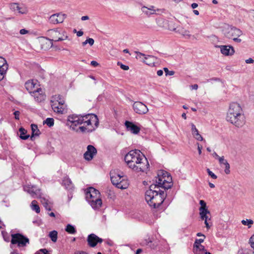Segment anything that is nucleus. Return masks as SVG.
<instances>
[{
	"label": "nucleus",
	"instance_id": "obj_7",
	"mask_svg": "<svg viewBox=\"0 0 254 254\" xmlns=\"http://www.w3.org/2000/svg\"><path fill=\"white\" fill-rule=\"evenodd\" d=\"M226 120L238 127H243L246 122L245 117L243 113L238 115L234 114L227 115Z\"/></svg>",
	"mask_w": 254,
	"mask_h": 254
},
{
	"label": "nucleus",
	"instance_id": "obj_54",
	"mask_svg": "<svg viewBox=\"0 0 254 254\" xmlns=\"http://www.w3.org/2000/svg\"><path fill=\"white\" fill-rule=\"evenodd\" d=\"M28 32V30L25 29H22L20 30V34H21V35H24V34H25L26 33H27Z\"/></svg>",
	"mask_w": 254,
	"mask_h": 254
},
{
	"label": "nucleus",
	"instance_id": "obj_9",
	"mask_svg": "<svg viewBox=\"0 0 254 254\" xmlns=\"http://www.w3.org/2000/svg\"><path fill=\"white\" fill-rule=\"evenodd\" d=\"M136 53L139 57H140V56L144 57V59L143 60L142 62L149 66L152 67L155 66L156 64H158V59L155 56L146 55L139 52H136Z\"/></svg>",
	"mask_w": 254,
	"mask_h": 254
},
{
	"label": "nucleus",
	"instance_id": "obj_2",
	"mask_svg": "<svg viewBox=\"0 0 254 254\" xmlns=\"http://www.w3.org/2000/svg\"><path fill=\"white\" fill-rule=\"evenodd\" d=\"M125 161L129 168L137 172H146L149 166L146 158L138 149L130 151L125 156Z\"/></svg>",
	"mask_w": 254,
	"mask_h": 254
},
{
	"label": "nucleus",
	"instance_id": "obj_4",
	"mask_svg": "<svg viewBox=\"0 0 254 254\" xmlns=\"http://www.w3.org/2000/svg\"><path fill=\"white\" fill-rule=\"evenodd\" d=\"M86 198L93 209H99L101 207L102 202L98 190L92 187L89 188L86 191Z\"/></svg>",
	"mask_w": 254,
	"mask_h": 254
},
{
	"label": "nucleus",
	"instance_id": "obj_17",
	"mask_svg": "<svg viewBox=\"0 0 254 254\" xmlns=\"http://www.w3.org/2000/svg\"><path fill=\"white\" fill-rule=\"evenodd\" d=\"M215 47L220 48L221 53L225 56H231L235 53L234 48L230 45H217Z\"/></svg>",
	"mask_w": 254,
	"mask_h": 254
},
{
	"label": "nucleus",
	"instance_id": "obj_28",
	"mask_svg": "<svg viewBox=\"0 0 254 254\" xmlns=\"http://www.w3.org/2000/svg\"><path fill=\"white\" fill-rule=\"evenodd\" d=\"M51 102L52 103L53 102H57V103L62 106V107L66 106V105L64 104V99L62 98V96L59 95H56L54 97V101H51Z\"/></svg>",
	"mask_w": 254,
	"mask_h": 254
},
{
	"label": "nucleus",
	"instance_id": "obj_8",
	"mask_svg": "<svg viewBox=\"0 0 254 254\" xmlns=\"http://www.w3.org/2000/svg\"><path fill=\"white\" fill-rule=\"evenodd\" d=\"M11 243L12 244H17L18 247H23L29 243V239L20 233L11 235Z\"/></svg>",
	"mask_w": 254,
	"mask_h": 254
},
{
	"label": "nucleus",
	"instance_id": "obj_57",
	"mask_svg": "<svg viewBox=\"0 0 254 254\" xmlns=\"http://www.w3.org/2000/svg\"><path fill=\"white\" fill-rule=\"evenodd\" d=\"M245 62L247 64H253L254 62V61L253 59L249 58L246 60Z\"/></svg>",
	"mask_w": 254,
	"mask_h": 254
},
{
	"label": "nucleus",
	"instance_id": "obj_38",
	"mask_svg": "<svg viewBox=\"0 0 254 254\" xmlns=\"http://www.w3.org/2000/svg\"><path fill=\"white\" fill-rule=\"evenodd\" d=\"M4 65H6L8 68V65L6 61L1 57H0V68L3 67Z\"/></svg>",
	"mask_w": 254,
	"mask_h": 254
},
{
	"label": "nucleus",
	"instance_id": "obj_22",
	"mask_svg": "<svg viewBox=\"0 0 254 254\" xmlns=\"http://www.w3.org/2000/svg\"><path fill=\"white\" fill-rule=\"evenodd\" d=\"M141 10L147 16H149L155 13L156 10L155 9V6L151 5L149 7L142 6L141 7Z\"/></svg>",
	"mask_w": 254,
	"mask_h": 254
},
{
	"label": "nucleus",
	"instance_id": "obj_47",
	"mask_svg": "<svg viewBox=\"0 0 254 254\" xmlns=\"http://www.w3.org/2000/svg\"><path fill=\"white\" fill-rule=\"evenodd\" d=\"M197 250H198L200 252H202L201 254H205L206 252H207L204 247L202 245L199 246L198 248H196Z\"/></svg>",
	"mask_w": 254,
	"mask_h": 254
},
{
	"label": "nucleus",
	"instance_id": "obj_5",
	"mask_svg": "<svg viewBox=\"0 0 254 254\" xmlns=\"http://www.w3.org/2000/svg\"><path fill=\"white\" fill-rule=\"evenodd\" d=\"M156 179V186L165 189H170L172 185V177L167 172L161 170L159 172Z\"/></svg>",
	"mask_w": 254,
	"mask_h": 254
},
{
	"label": "nucleus",
	"instance_id": "obj_26",
	"mask_svg": "<svg viewBox=\"0 0 254 254\" xmlns=\"http://www.w3.org/2000/svg\"><path fill=\"white\" fill-rule=\"evenodd\" d=\"M31 127L32 133L30 137V139L31 140H33L34 136H39L40 135V131L39 129L38 128V127L36 125L32 124L31 125Z\"/></svg>",
	"mask_w": 254,
	"mask_h": 254
},
{
	"label": "nucleus",
	"instance_id": "obj_19",
	"mask_svg": "<svg viewBox=\"0 0 254 254\" xmlns=\"http://www.w3.org/2000/svg\"><path fill=\"white\" fill-rule=\"evenodd\" d=\"M65 18V15L60 13L54 14L49 18V22L52 24L62 23Z\"/></svg>",
	"mask_w": 254,
	"mask_h": 254
},
{
	"label": "nucleus",
	"instance_id": "obj_55",
	"mask_svg": "<svg viewBox=\"0 0 254 254\" xmlns=\"http://www.w3.org/2000/svg\"><path fill=\"white\" fill-rule=\"evenodd\" d=\"M43 206L45 207V208H46V210H49V211L51 210V208L50 206L49 205L48 202H47Z\"/></svg>",
	"mask_w": 254,
	"mask_h": 254
},
{
	"label": "nucleus",
	"instance_id": "obj_41",
	"mask_svg": "<svg viewBox=\"0 0 254 254\" xmlns=\"http://www.w3.org/2000/svg\"><path fill=\"white\" fill-rule=\"evenodd\" d=\"M225 166V170L224 172L226 174H229L230 173V165L228 162H226L224 164Z\"/></svg>",
	"mask_w": 254,
	"mask_h": 254
},
{
	"label": "nucleus",
	"instance_id": "obj_14",
	"mask_svg": "<svg viewBox=\"0 0 254 254\" xmlns=\"http://www.w3.org/2000/svg\"><path fill=\"white\" fill-rule=\"evenodd\" d=\"M97 154V149L92 145H89L87 147V151L84 153L83 156L86 160H91L94 156Z\"/></svg>",
	"mask_w": 254,
	"mask_h": 254
},
{
	"label": "nucleus",
	"instance_id": "obj_27",
	"mask_svg": "<svg viewBox=\"0 0 254 254\" xmlns=\"http://www.w3.org/2000/svg\"><path fill=\"white\" fill-rule=\"evenodd\" d=\"M19 131L20 132V138L23 140H26L29 137V135L26 134L27 130L25 129L23 127H20L19 129Z\"/></svg>",
	"mask_w": 254,
	"mask_h": 254
},
{
	"label": "nucleus",
	"instance_id": "obj_59",
	"mask_svg": "<svg viewBox=\"0 0 254 254\" xmlns=\"http://www.w3.org/2000/svg\"><path fill=\"white\" fill-rule=\"evenodd\" d=\"M2 235L3 236V239L4 241L6 242H9V237H6L4 235V233L3 232H2Z\"/></svg>",
	"mask_w": 254,
	"mask_h": 254
},
{
	"label": "nucleus",
	"instance_id": "obj_53",
	"mask_svg": "<svg viewBox=\"0 0 254 254\" xmlns=\"http://www.w3.org/2000/svg\"><path fill=\"white\" fill-rule=\"evenodd\" d=\"M14 115L15 116V119L16 120H19V115H20V112L18 111H16L14 112Z\"/></svg>",
	"mask_w": 254,
	"mask_h": 254
},
{
	"label": "nucleus",
	"instance_id": "obj_13",
	"mask_svg": "<svg viewBox=\"0 0 254 254\" xmlns=\"http://www.w3.org/2000/svg\"><path fill=\"white\" fill-rule=\"evenodd\" d=\"M87 241L88 245L90 247L94 248L96 246L97 244L102 243L103 240L94 234H91L88 236Z\"/></svg>",
	"mask_w": 254,
	"mask_h": 254
},
{
	"label": "nucleus",
	"instance_id": "obj_52",
	"mask_svg": "<svg viewBox=\"0 0 254 254\" xmlns=\"http://www.w3.org/2000/svg\"><path fill=\"white\" fill-rule=\"evenodd\" d=\"M151 243H152L151 240L150 238H148L147 239L144 240V242H142V244L148 245L150 243L151 244Z\"/></svg>",
	"mask_w": 254,
	"mask_h": 254
},
{
	"label": "nucleus",
	"instance_id": "obj_31",
	"mask_svg": "<svg viewBox=\"0 0 254 254\" xmlns=\"http://www.w3.org/2000/svg\"><path fill=\"white\" fill-rule=\"evenodd\" d=\"M65 230L66 232L71 234H74L76 232L74 227L71 224H67L65 229Z\"/></svg>",
	"mask_w": 254,
	"mask_h": 254
},
{
	"label": "nucleus",
	"instance_id": "obj_11",
	"mask_svg": "<svg viewBox=\"0 0 254 254\" xmlns=\"http://www.w3.org/2000/svg\"><path fill=\"white\" fill-rule=\"evenodd\" d=\"M23 189L25 191L29 193L34 198L40 196L41 194V190L38 189L35 186L31 185H25L23 187Z\"/></svg>",
	"mask_w": 254,
	"mask_h": 254
},
{
	"label": "nucleus",
	"instance_id": "obj_63",
	"mask_svg": "<svg viewBox=\"0 0 254 254\" xmlns=\"http://www.w3.org/2000/svg\"><path fill=\"white\" fill-rule=\"evenodd\" d=\"M91 64L93 66H96L98 65V64L97 62H96L95 61H92L91 62Z\"/></svg>",
	"mask_w": 254,
	"mask_h": 254
},
{
	"label": "nucleus",
	"instance_id": "obj_45",
	"mask_svg": "<svg viewBox=\"0 0 254 254\" xmlns=\"http://www.w3.org/2000/svg\"><path fill=\"white\" fill-rule=\"evenodd\" d=\"M206 170L208 175L210 176L212 179H217V176L215 175L212 171H211L209 169H207Z\"/></svg>",
	"mask_w": 254,
	"mask_h": 254
},
{
	"label": "nucleus",
	"instance_id": "obj_62",
	"mask_svg": "<svg viewBox=\"0 0 254 254\" xmlns=\"http://www.w3.org/2000/svg\"><path fill=\"white\" fill-rule=\"evenodd\" d=\"M157 74L159 76H162L163 75V71L162 70L160 69V70L157 71Z\"/></svg>",
	"mask_w": 254,
	"mask_h": 254
},
{
	"label": "nucleus",
	"instance_id": "obj_6",
	"mask_svg": "<svg viewBox=\"0 0 254 254\" xmlns=\"http://www.w3.org/2000/svg\"><path fill=\"white\" fill-rule=\"evenodd\" d=\"M25 86L27 90L30 93L33 94V96L36 99L38 102H41L43 99V95H40V97L37 96V95L40 94L39 92L42 91V89L37 87L36 81L33 80H30L26 81L25 83Z\"/></svg>",
	"mask_w": 254,
	"mask_h": 254
},
{
	"label": "nucleus",
	"instance_id": "obj_32",
	"mask_svg": "<svg viewBox=\"0 0 254 254\" xmlns=\"http://www.w3.org/2000/svg\"><path fill=\"white\" fill-rule=\"evenodd\" d=\"M49 237L53 242H56L57 241L58 232L55 230H53L49 233Z\"/></svg>",
	"mask_w": 254,
	"mask_h": 254
},
{
	"label": "nucleus",
	"instance_id": "obj_1",
	"mask_svg": "<svg viewBox=\"0 0 254 254\" xmlns=\"http://www.w3.org/2000/svg\"><path fill=\"white\" fill-rule=\"evenodd\" d=\"M99 124L97 115L94 114L71 115L68 116L66 125L77 133H91L98 127Z\"/></svg>",
	"mask_w": 254,
	"mask_h": 254
},
{
	"label": "nucleus",
	"instance_id": "obj_24",
	"mask_svg": "<svg viewBox=\"0 0 254 254\" xmlns=\"http://www.w3.org/2000/svg\"><path fill=\"white\" fill-rule=\"evenodd\" d=\"M192 134L194 137L197 140L202 141L203 140L202 136L199 134L197 129L193 124H191Z\"/></svg>",
	"mask_w": 254,
	"mask_h": 254
},
{
	"label": "nucleus",
	"instance_id": "obj_64",
	"mask_svg": "<svg viewBox=\"0 0 254 254\" xmlns=\"http://www.w3.org/2000/svg\"><path fill=\"white\" fill-rule=\"evenodd\" d=\"M89 16H83L81 17V20H83V21H84V20H88L89 19Z\"/></svg>",
	"mask_w": 254,
	"mask_h": 254
},
{
	"label": "nucleus",
	"instance_id": "obj_56",
	"mask_svg": "<svg viewBox=\"0 0 254 254\" xmlns=\"http://www.w3.org/2000/svg\"><path fill=\"white\" fill-rule=\"evenodd\" d=\"M239 37H235L233 39V41L237 43H240L242 41V40L238 38Z\"/></svg>",
	"mask_w": 254,
	"mask_h": 254
},
{
	"label": "nucleus",
	"instance_id": "obj_43",
	"mask_svg": "<svg viewBox=\"0 0 254 254\" xmlns=\"http://www.w3.org/2000/svg\"><path fill=\"white\" fill-rule=\"evenodd\" d=\"M219 162L221 165H224L225 164L226 162H228L226 160L224 159V156L220 157L218 159Z\"/></svg>",
	"mask_w": 254,
	"mask_h": 254
},
{
	"label": "nucleus",
	"instance_id": "obj_39",
	"mask_svg": "<svg viewBox=\"0 0 254 254\" xmlns=\"http://www.w3.org/2000/svg\"><path fill=\"white\" fill-rule=\"evenodd\" d=\"M17 11L21 14H25L27 12V9L25 6H20L19 5L18 6V9Z\"/></svg>",
	"mask_w": 254,
	"mask_h": 254
},
{
	"label": "nucleus",
	"instance_id": "obj_21",
	"mask_svg": "<svg viewBox=\"0 0 254 254\" xmlns=\"http://www.w3.org/2000/svg\"><path fill=\"white\" fill-rule=\"evenodd\" d=\"M51 106L55 112L60 114L64 113L66 109V106L62 107L61 105L58 104L57 102H53Z\"/></svg>",
	"mask_w": 254,
	"mask_h": 254
},
{
	"label": "nucleus",
	"instance_id": "obj_18",
	"mask_svg": "<svg viewBox=\"0 0 254 254\" xmlns=\"http://www.w3.org/2000/svg\"><path fill=\"white\" fill-rule=\"evenodd\" d=\"M199 215L201 219L204 220V223L207 229H209L211 227V225H210L208 222V221L210 220L211 216L209 210L205 211L203 209L202 210L201 212H199Z\"/></svg>",
	"mask_w": 254,
	"mask_h": 254
},
{
	"label": "nucleus",
	"instance_id": "obj_33",
	"mask_svg": "<svg viewBox=\"0 0 254 254\" xmlns=\"http://www.w3.org/2000/svg\"><path fill=\"white\" fill-rule=\"evenodd\" d=\"M7 69L6 65H4L3 67L0 68V81L3 79Z\"/></svg>",
	"mask_w": 254,
	"mask_h": 254
},
{
	"label": "nucleus",
	"instance_id": "obj_46",
	"mask_svg": "<svg viewBox=\"0 0 254 254\" xmlns=\"http://www.w3.org/2000/svg\"><path fill=\"white\" fill-rule=\"evenodd\" d=\"M118 65H120L121 68L123 70H127L129 69V67L127 65L123 64L122 63H121L120 62L118 63Z\"/></svg>",
	"mask_w": 254,
	"mask_h": 254
},
{
	"label": "nucleus",
	"instance_id": "obj_34",
	"mask_svg": "<svg viewBox=\"0 0 254 254\" xmlns=\"http://www.w3.org/2000/svg\"><path fill=\"white\" fill-rule=\"evenodd\" d=\"M199 204L200 205V207L199 208V212H201L202 210L203 209L205 211L208 210L206 206V203L204 200H200L199 201Z\"/></svg>",
	"mask_w": 254,
	"mask_h": 254
},
{
	"label": "nucleus",
	"instance_id": "obj_40",
	"mask_svg": "<svg viewBox=\"0 0 254 254\" xmlns=\"http://www.w3.org/2000/svg\"><path fill=\"white\" fill-rule=\"evenodd\" d=\"M238 254H254V252L250 249H245L239 251Z\"/></svg>",
	"mask_w": 254,
	"mask_h": 254
},
{
	"label": "nucleus",
	"instance_id": "obj_37",
	"mask_svg": "<svg viewBox=\"0 0 254 254\" xmlns=\"http://www.w3.org/2000/svg\"><path fill=\"white\" fill-rule=\"evenodd\" d=\"M204 240V238L203 239H196L195 242H194V245H193L194 248H197L199 246H201V243L203 242Z\"/></svg>",
	"mask_w": 254,
	"mask_h": 254
},
{
	"label": "nucleus",
	"instance_id": "obj_16",
	"mask_svg": "<svg viewBox=\"0 0 254 254\" xmlns=\"http://www.w3.org/2000/svg\"><path fill=\"white\" fill-rule=\"evenodd\" d=\"M243 113L242 109L237 103H232L230 104L228 112L227 115H230L231 114L239 115V113Z\"/></svg>",
	"mask_w": 254,
	"mask_h": 254
},
{
	"label": "nucleus",
	"instance_id": "obj_30",
	"mask_svg": "<svg viewBox=\"0 0 254 254\" xmlns=\"http://www.w3.org/2000/svg\"><path fill=\"white\" fill-rule=\"evenodd\" d=\"M31 209L36 213H39L40 212V208L38 205V202L36 200H33L31 204Z\"/></svg>",
	"mask_w": 254,
	"mask_h": 254
},
{
	"label": "nucleus",
	"instance_id": "obj_20",
	"mask_svg": "<svg viewBox=\"0 0 254 254\" xmlns=\"http://www.w3.org/2000/svg\"><path fill=\"white\" fill-rule=\"evenodd\" d=\"M125 125L127 129L133 134H137L140 131V127L132 122L126 121Z\"/></svg>",
	"mask_w": 254,
	"mask_h": 254
},
{
	"label": "nucleus",
	"instance_id": "obj_25",
	"mask_svg": "<svg viewBox=\"0 0 254 254\" xmlns=\"http://www.w3.org/2000/svg\"><path fill=\"white\" fill-rule=\"evenodd\" d=\"M62 185L65 187L66 189L68 190H71L73 188V186L70 179L66 177L64 178Z\"/></svg>",
	"mask_w": 254,
	"mask_h": 254
},
{
	"label": "nucleus",
	"instance_id": "obj_42",
	"mask_svg": "<svg viewBox=\"0 0 254 254\" xmlns=\"http://www.w3.org/2000/svg\"><path fill=\"white\" fill-rule=\"evenodd\" d=\"M163 70L165 72L166 75H173L174 74L175 72L174 71H170L167 67H164Z\"/></svg>",
	"mask_w": 254,
	"mask_h": 254
},
{
	"label": "nucleus",
	"instance_id": "obj_10",
	"mask_svg": "<svg viewBox=\"0 0 254 254\" xmlns=\"http://www.w3.org/2000/svg\"><path fill=\"white\" fill-rule=\"evenodd\" d=\"M224 34L226 38L233 39L235 37H240L243 34V32L235 27H228L224 30Z\"/></svg>",
	"mask_w": 254,
	"mask_h": 254
},
{
	"label": "nucleus",
	"instance_id": "obj_44",
	"mask_svg": "<svg viewBox=\"0 0 254 254\" xmlns=\"http://www.w3.org/2000/svg\"><path fill=\"white\" fill-rule=\"evenodd\" d=\"M19 4L16 3H12L10 5V9L13 11H17L18 9Z\"/></svg>",
	"mask_w": 254,
	"mask_h": 254
},
{
	"label": "nucleus",
	"instance_id": "obj_3",
	"mask_svg": "<svg viewBox=\"0 0 254 254\" xmlns=\"http://www.w3.org/2000/svg\"><path fill=\"white\" fill-rule=\"evenodd\" d=\"M160 188L156 185L152 184L145 192L146 201L150 206L154 208L159 207L167 195L164 191L160 190Z\"/></svg>",
	"mask_w": 254,
	"mask_h": 254
},
{
	"label": "nucleus",
	"instance_id": "obj_49",
	"mask_svg": "<svg viewBox=\"0 0 254 254\" xmlns=\"http://www.w3.org/2000/svg\"><path fill=\"white\" fill-rule=\"evenodd\" d=\"M249 243L250 244L252 248L254 250V234L250 238L249 240Z\"/></svg>",
	"mask_w": 254,
	"mask_h": 254
},
{
	"label": "nucleus",
	"instance_id": "obj_48",
	"mask_svg": "<svg viewBox=\"0 0 254 254\" xmlns=\"http://www.w3.org/2000/svg\"><path fill=\"white\" fill-rule=\"evenodd\" d=\"M37 254H49L48 251L46 249H40L37 252Z\"/></svg>",
	"mask_w": 254,
	"mask_h": 254
},
{
	"label": "nucleus",
	"instance_id": "obj_36",
	"mask_svg": "<svg viewBox=\"0 0 254 254\" xmlns=\"http://www.w3.org/2000/svg\"><path fill=\"white\" fill-rule=\"evenodd\" d=\"M242 223L244 225L248 226V228H250L252 227V225L254 223V221L251 219L243 220L242 221Z\"/></svg>",
	"mask_w": 254,
	"mask_h": 254
},
{
	"label": "nucleus",
	"instance_id": "obj_15",
	"mask_svg": "<svg viewBox=\"0 0 254 254\" xmlns=\"http://www.w3.org/2000/svg\"><path fill=\"white\" fill-rule=\"evenodd\" d=\"M49 35L52 38V39H48L52 42L53 41H62L66 40L68 38L67 36H64V38H60L59 35L61 34L59 31L57 30L51 29L48 31Z\"/></svg>",
	"mask_w": 254,
	"mask_h": 254
},
{
	"label": "nucleus",
	"instance_id": "obj_51",
	"mask_svg": "<svg viewBox=\"0 0 254 254\" xmlns=\"http://www.w3.org/2000/svg\"><path fill=\"white\" fill-rule=\"evenodd\" d=\"M87 43H88L90 46H92L94 43V40L92 38H89L86 39Z\"/></svg>",
	"mask_w": 254,
	"mask_h": 254
},
{
	"label": "nucleus",
	"instance_id": "obj_29",
	"mask_svg": "<svg viewBox=\"0 0 254 254\" xmlns=\"http://www.w3.org/2000/svg\"><path fill=\"white\" fill-rule=\"evenodd\" d=\"M128 186V184L127 181L124 180V179L122 178V180L120 181L119 184H118L117 188L123 190L127 189Z\"/></svg>",
	"mask_w": 254,
	"mask_h": 254
},
{
	"label": "nucleus",
	"instance_id": "obj_50",
	"mask_svg": "<svg viewBox=\"0 0 254 254\" xmlns=\"http://www.w3.org/2000/svg\"><path fill=\"white\" fill-rule=\"evenodd\" d=\"M37 198H39L40 199L41 202L42 203V204L44 205L45 204H46L47 202H48V200L46 199L44 197H42V194H41L40 196L38 197Z\"/></svg>",
	"mask_w": 254,
	"mask_h": 254
},
{
	"label": "nucleus",
	"instance_id": "obj_60",
	"mask_svg": "<svg viewBox=\"0 0 254 254\" xmlns=\"http://www.w3.org/2000/svg\"><path fill=\"white\" fill-rule=\"evenodd\" d=\"M83 34V32L81 30H79L77 32L76 35L78 37H80V36H82Z\"/></svg>",
	"mask_w": 254,
	"mask_h": 254
},
{
	"label": "nucleus",
	"instance_id": "obj_58",
	"mask_svg": "<svg viewBox=\"0 0 254 254\" xmlns=\"http://www.w3.org/2000/svg\"><path fill=\"white\" fill-rule=\"evenodd\" d=\"M197 149H198V153L199 155H200L201 154V149L202 148V146H200L199 143H197Z\"/></svg>",
	"mask_w": 254,
	"mask_h": 254
},
{
	"label": "nucleus",
	"instance_id": "obj_35",
	"mask_svg": "<svg viewBox=\"0 0 254 254\" xmlns=\"http://www.w3.org/2000/svg\"><path fill=\"white\" fill-rule=\"evenodd\" d=\"M48 127H51L54 126V120L53 118H48L44 122Z\"/></svg>",
	"mask_w": 254,
	"mask_h": 254
},
{
	"label": "nucleus",
	"instance_id": "obj_61",
	"mask_svg": "<svg viewBox=\"0 0 254 254\" xmlns=\"http://www.w3.org/2000/svg\"><path fill=\"white\" fill-rule=\"evenodd\" d=\"M191 89L197 90L198 88V85L196 84H193L190 86Z\"/></svg>",
	"mask_w": 254,
	"mask_h": 254
},
{
	"label": "nucleus",
	"instance_id": "obj_12",
	"mask_svg": "<svg viewBox=\"0 0 254 254\" xmlns=\"http://www.w3.org/2000/svg\"><path fill=\"white\" fill-rule=\"evenodd\" d=\"M134 111L139 115H144L148 111L147 106L141 102H135L133 104Z\"/></svg>",
	"mask_w": 254,
	"mask_h": 254
},
{
	"label": "nucleus",
	"instance_id": "obj_23",
	"mask_svg": "<svg viewBox=\"0 0 254 254\" xmlns=\"http://www.w3.org/2000/svg\"><path fill=\"white\" fill-rule=\"evenodd\" d=\"M110 177L112 183L114 185L116 186V187L118 186V184H119L120 181L122 180V178L123 177V176H121L119 174H115L113 175L112 172L110 173Z\"/></svg>",
	"mask_w": 254,
	"mask_h": 254
}]
</instances>
